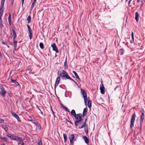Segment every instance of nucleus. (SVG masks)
<instances>
[{
    "label": "nucleus",
    "mask_w": 145,
    "mask_h": 145,
    "mask_svg": "<svg viewBox=\"0 0 145 145\" xmlns=\"http://www.w3.org/2000/svg\"><path fill=\"white\" fill-rule=\"evenodd\" d=\"M2 127L5 130L6 132H7L8 131V128L6 125H3L2 126Z\"/></svg>",
    "instance_id": "nucleus-28"
},
{
    "label": "nucleus",
    "mask_w": 145,
    "mask_h": 145,
    "mask_svg": "<svg viewBox=\"0 0 145 145\" xmlns=\"http://www.w3.org/2000/svg\"><path fill=\"white\" fill-rule=\"evenodd\" d=\"M51 110H52V113H53V115H54V120H55V117L57 118V117H56V116H55V115L54 114V111H53V110H52V108H51Z\"/></svg>",
    "instance_id": "nucleus-44"
},
{
    "label": "nucleus",
    "mask_w": 145,
    "mask_h": 145,
    "mask_svg": "<svg viewBox=\"0 0 145 145\" xmlns=\"http://www.w3.org/2000/svg\"><path fill=\"white\" fill-rule=\"evenodd\" d=\"M6 133L7 136L8 137H9L11 139L12 135L11 134H10L8 131L7 132H6Z\"/></svg>",
    "instance_id": "nucleus-35"
},
{
    "label": "nucleus",
    "mask_w": 145,
    "mask_h": 145,
    "mask_svg": "<svg viewBox=\"0 0 145 145\" xmlns=\"http://www.w3.org/2000/svg\"><path fill=\"white\" fill-rule=\"evenodd\" d=\"M87 112V109L86 108H84L83 110V114H82L83 117H84Z\"/></svg>",
    "instance_id": "nucleus-17"
},
{
    "label": "nucleus",
    "mask_w": 145,
    "mask_h": 145,
    "mask_svg": "<svg viewBox=\"0 0 145 145\" xmlns=\"http://www.w3.org/2000/svg\"><path fill=\"white\" fill-rule=\"evenodd\" d=\"M131 38H132V40H134V34H133V31L132 32V33H131Z\"/></svg>",
    "instance_id": "nucleus-41"
},
{
    "label": "nucleus",
    "mask_w": 145,
    "mask_h": 145,
    "mask_svg": "<svg viewBox=\"0 0 145 145\" xmlns=\"http://www.w3.org/2000/svg\"><path fill=\"white\" fill-rule=\"evenodd\" d=\"M103 81L101 80V83L102 86H101V87H103V88H105L104 87L103 84Z\"/></svg>",
    "instance_id": "nucleus-51"
},
{
    "label": "nucleus",
    "mask_w": 145,
    "mask_h": 145,
    "mask_svg": "<svg viewBox=\"0 0 145 145\" xmlns=\"http://www.w3.org/2000/svg\"><path fill=\"white\" fill-rule=\"evenodd\" d=\"M63 71H65L64 70H63L62 71V72L61 71L58 70L57 71V75L58 76V77H60L61 78L63 75Z\"/></svg>",
    "instance_id": "nucleus-12"
},
{
    "label": "nucleus",
    "mask_w": 145,
    "mask_h": 145,
    "mask_svg": "<svg viewBox=\"0 0 145 145\" xmlns=\"http://www.w3.org/2000/svg\"><path fill=\"white\" fill-rule=\"evenodd\" d=\"M39 46L40 48L42 49L44 48V45L43 43L41 42L39 44Z\"/></svg>",
    "instance_id": "nucleus-36"
},
{
    "label": "nucleus",
    "mask_w": 145,
    "mask_h": 145,
    "mask_svg": "<svg viewBox=\"0 0 145 145\" xmlns=\"http://www.w3.org/2000/svg\"><path fill=\"white\" fill-rule=\"evenodd\" d=\"M142 123H140V129L141 130L142 129Z\"/></svg>",
    "instance_id": "nucleus-50"
},
{
    "label": "nucleus",
    "mask_w": 145,
    "mask_h": 145,
    "mask_svg": "<svg viewBox=\"0 0 145 145\" xmlns=\"http://www.w3.org/2000/svg\"><path fill=\"white\" fill-rule=\"evenodd\" d=\"M74 137L73 134H71L69 137V139H70V143L72 144L74 142L73 140L74 139Z\"/></svg>",
    "instance_id": "nucleus-9"
},
{
    "label": "nucleus",
    "mask_w": 145,
    "mask_h": 145,
    "mask_svg": "<svg viewBox=\"0 0 145 145\" xmlns=\"http://www.w3.org/2000/svg\"><path fill=\"white\" fill-rule=\"evenodd\" d=\"M17 136H16L12 135L11 139L14 140H17Z\"/></svg>",
    "instance_id": "nucleus-30"
},
{
    "label": "nucleus",
    "mask_w": 145,
    "mask_h": 145,
    "mask_svg": "<svg viewBox=\"0 0 145 145\" xmlns=\"http://www.w3.org/2000/svg\"><path fill=\"white\" fill-rule=\"evenodd\" d=\"M72 72L74 74V75H75L76 78L78 79L79 80H80V79L79 78V76L77 74V73L74 71H72Z\"/></svg>",
    "instance_id": "nucleus-24"
},
{
    "label": "nucleus",
    "mask_w": 145,
    "mask_h": 145,
    "mask_svg": "<svg viewBox=\"0 0 145 145\" xmlns=\"http://www.w3.org/2000/svg\"><path fill=\"white\" fill-rule=\"evenodd\" d=\"M139 14L137 12H136L135 13V19L136 21L138 22L139 20L138 17H139Z\"/></svg>",
    "instance_id": "nucleus-15"
},
{
    "label": "nucleus",
    "mask_w": 145,
    "mask_h": 145,
    "mask_svg": "<svg viewBox=\"0 0 145 145\" xmlns=\"http://www.w3.org/2000/svg\"><path fill=\"white\" fill-rule=\"evenodd\" d=\"M2 43L3 44H5V45H6V46H7V47L8 48H10V46L7 45V43H5V42H4V41H2Z\"/></svg>",
    "instance_id": "nucleus-39"
},
{
    "label": "nucleus",
    "mask_w": 145,
    "mask_h": 145,
    "mask_svg": "<svg viewBox=\"0 0 145 145\" xmlns=\"http://www.w3.org/2000/svg\"><path fill=\"white\" fill-rule=\"evenodd\" d=\"M0 139L2 140V142H8V138L6 137H2L1 136H0Z\"/></svg>",
    "instance_id": "nucleus-8"
},
{
    "label": "nucleus",
    "mask_w": 145,
    "mask_h": 145,
    "mask_svg": "<svg viewBox=\"0 0 145 145\" xmlns=\"http://www.w3.org/2000/svg\"><path fill=\"white\" fill-rule=\"evenodd\" d=\"M8 95L10 97H12V93H9L8 94Z\"/></svg>",
    "instance_id": "nucleus-56"
},
{
    "label": "nucleus",
    "mask_w": 145,
    "mask_h": 145,
    "mask_svg": "<svg viewBox=\"0 0 145 145\" xmlns=\"http://www.w3.org/2000/svg\"><path fill=\"white\" fill-rule=\"evenodd\" d=\"M37 106V107H38V109H39V110L40 111V113H41V114H42L43 115V112H42L40 110V109L39 108V107H38V106Z\"/></svg>",
    "instance_id": "nucleus-53"
},
{
    "label": "nucleus",
    "mask_w": 145,
    "mask_h": 145,
    "mask_svg": "<svg viewBox=\"0 0 145 145\" xmlns=\"http://www.w3.org/2000/svg\"><path fill=\"white\" fill-rule=\"evenodd\" d=\"M24 0H22V5L23 6L24 3Z\"/></svg>",
    "instance_id": "nucleus-57"
},
{
    "label": "nucleus",
    "mask_w": 145,
    "mask_h": 145,
    "mask_svg": "<svg viewBox=\"0 0 145 145\" xmlns=\"http://www.w3.org/2000/svg\"><path fill=\"white\" fill-rule=\"evenodd\" d=\"M21 145H24V143L23 142H22V143Z\"/></svg>",
    "instance_id": "nucleus-64"
},
{
    "label": "nucleus",
    "mask_w": 145,
    "mask_h": 145,
    "mask_svg": "<svg viewBox=\"0 0 145 145\" xmlns=\"http://www.w3.org/2000/svg\"><path fill=\"white\" fill-rule=\"evenodd\" d=\"M78 120H80V121L82 122V121L83 120V119H82V117H81V118H80Z\"/></svg>",
    "instance_id": "nucleus-60"
},
{
    "label": "nucleus",
    "mask_w": 145,
    "mask_h": 145,
    "mask_svg": "<svg viewBox=\"0 0 145 145\" xmlns=\"http://www.w3.org/2000/svg\"><path fill=\"white\" fill-rule=\"evenodd\" d=\"M60 105H61V107L62 108H64L66 111H67L68 112H70V111H69V109L65 106H63V105L61 103Z\"/></svg>",
    "instance_id": "nucleus-23"
},
{
    "label": "nucleus",
    "mask_w": 145,
    "mask_h": 145,
    "mask_svg": "<svg viewBox=\"0 0 145 145\" xmlns=\"http://www.w3.org/2000/svg\"><path fill=\"white\" fill-rule=\"evenodd\" d=\"M85 126L83 125L82 124L81 126L79 127V129H82L84 127L85 128Z\"/></svg>",
    "instance_id": "nucleus-45"
},
{
    "label": "nucleus",
    "mask_w": 145,
    "mask_h": 145,
    "mask_svg": "<svg viewBox=\"0 0 145 145\" xmlns=\"http://www.w3.org/2000/svg\"><path fill=\"white\" fill-rule=\"evenodd\" d=\"M31 17L30 15H29L27 17V20L28 21V23H30L31 22Z\"/></svg>",
    "instance_id": "nucleus-33"
},
{
    "label": "nucleus",
    "mask_w": 145,
    "mask_h": 145,
    "mask_svg": "<svg viewBox=\"0 0 145 145\" xmlns=\"http://www.w3.org/2000/svg\"><path fill=\"white\" fill-rule=\"evenodd\" d=\"M36 3V2H33V3H32L31 8L29 9V10L30 11V13H31L32 10L33 9Z\"/></svg>",
    "instance_id": "nucleus-19"
},
{
    "label": "nucleus",
    "mask_w": 145,
    "mask_h": 145,
    "mask_svg": "<svg viewBox=\"0 0 145 145\" xmlns=\"http://www.w3.org/2000/svg\"><path fill=\"white\" fill-rule=\"evenodd\" d=\"M84 131H86L88 130V126H86V127H85L84 128Z\"/></svg>",
    "instance_id": "nucleus-46"
},
{
    "label": "nucleus",
    "mask_w": 145,
    "mask_h": 145,
    "mask_svg": "<svg viewBox=\"0 0 145 145\" xmlns=\"http://www.w3.org/2000/svg\"><path fill=\"white\" fill-rule=\"evenodd\" d=\"M51 47L52 48L53 50L56 52V53H58V48L56 46V43H54L52 44L51 45Z\"/></svg>",
    "instance_id": "nucleus-4"
},
{
    "label": "nucleus",
    "mask_w": 145,
    "mask_h": 145,
    "mask_svg": "<svg viewBox=\"0 0 145 145\" xmlns=\"http://www.w3.org/2000/svg\"><path fill=\"white\" fill-rule=\"evenodd\" d=\"M11 114L12 115L14 116L19 122H20L21 121L20 120V118L18 116L15 112H12Z\"/></svg>",
    "instance_id": "nucleus-6"
},
{
    "label": "nucleus",
    "mask_w": 145,
    "mask_h": 145,
    "mask_svg": "<svg viewBox=\"0 0 145 145\" xmlns=\"http://www.w3.org/2000/svg\"><path fill=\"white\" fill-rule=\"evenodd\" d=\"M100 92L102 94H104L105 93V88L103 87H100Z\"/></svg>",
    "instance_id": "nucleus-20"
},
{
    "label": "nucleus",
    "mask_w": 145,
    "mask_h": 145,
    "mask_svg": "<svg viewBox=\"0 0 145 145\" xmlns=\"http://www.w3.org/2000/svg\"><path fill=\"white\" fill-rule=\"evenodd\" d=\"M12 31L13 32V40H15V39H16L17 37V35L16 33V32L13 29H12Z\"/></svg>",
    "instance_id": "nucleus-13"
},
{
    "label": "nucleus",
    "mask_w": 145,
    "mask_h": 145,
    "mask_svg": "<svg viewBox=\"0 0 145 145\" xmlns=\"http://www.w3.org/2000/svg\"><path fill=\"white\" fill-rule=\"evenodd\" d=\"M5 0H1V8H3L4 6V3L5 2Z\"/></svg>",
    "instance_id": "nucleus-26"
},
{
    "label": "nucleus",
    "mask_w": 145,
    "mask_h": 145,
    "mask_svg": "<svg viewBox=\"0 0 145 145\" xmlns=\"http://www.w3.org/2000/svg\"><path fill=\"white\" fill-rule=\"evenodd\" d=\"M136 117V115L135 112H134L132 116L131 119V123L130 125V128L131 129H132L134 126V123Z\"/></svg>",
    "instance_id": "nucleus-2"
},
{
    "label": "nucleus",
    "mask_w": 145,
    "mask_h": 145,
    "mask_svg": "<svg viewBox=\"0 0 145 145\" xmlns=\"http://www.w3.org/2000/svg\"><path fill=\"white\" fill-rule=\"evenodd\" d=\"M0 25L1 27H3V25L2 24V22L0 23Z\"/></svg>",
    "instance_id": "nucleus-55"
},
{
    "label": "nucleus",
    "mask_w": 145,
    "mask_h": 145,
    "mask_svg": "<svg viewBox=\"0 0 145 145\" xmlns=\"http://www.w3.org/2000/svg\"><path fill=\"white\" fill-rule=\"evenodd\" d=\"M64 69L65 70H66L68 68V66L67 64V57H66L65 60V61L64 63Z\"/></svg>",
    "instance_id": "nucleus-21"
},
{
    "label": "nucleus",
    "mask_w": 145,
    "mask_h": 145,
    "mask_svg": "<svg viewBox=\"0 0 145 145\" xmlns=\"http://www.w3.org/2000/svg\"><path fill=\"white\" fill-rule=\"evenodd\" d=\"M14 1V0H10V3H11V5H13Z\"/></svg>",
    "instance_id": "nucleus-52"
},
{
    "label": "nucleus",
    "mask_w": 145,
    "mask_h": 145,
    "mask_svg": "<svg viewBox=\"0 0 145 145\" xmlns=\"http://www.w3.org/2000/svg\"><path fill=\"white\" fill-rule=\"evenodd\" d=\"M28 33L29 37L30 39H31L33 37V29L32 30L31 28H28Z\"/></svg>",
    "instance_id": "nucleus-5"
},
{
    "label": "nucleus",
    "mask_w": 145,
    "mask_h": 145,
    "mask_svg": "<svg viewBox=\"0 0 145 145\" xmlns=\"http://www.w3.org/2000/svg\"><path fill=\"white\" fill-rule=\"evenodd\" d=\"M38 145H42V141L40 140L37 143Z\"/></svg>",
    "instance_id": "nucleus-42"
},
{
    "label": "nucleus",
    "mask_w": 145,
    "mask_h": 145,
    "mask_svg": "<svg viewBox=\"0 0 145 145\" xmlns=\"http://www.w3.org/2000/svg\"><path fill=\"white\" fill-rule=\"evenodd\" d=\"M69 123H70L72 125H74L73 123L71 121H69Z\"/></svg>",
    "instance_id": "nucleus-58"
},
{
    "label": "nucleus",
    "mask_w": 145,
    "mask_h": 145,
    "mask_svg": "<svg viewBox=\"0 0 145 145\" xmlns=\"http://www.w3.org/2000/svg\"><path fill=\"white\" fill-rule=\"evenodd\" d=\"M35 73V72L34 71H33L32 70H31L29 72V74H34Z\"/></svg>",
    "instance_id": "nucleus-47"
},
{
    "label": "nucleus",
    "mask_w": 145,
    "mask_h": 145,
    "mask_svg": "<svg viewBox=\"0 0 145 145\" xmlns=\"http://www.w3.org/2000/svg\"><path fill=\"white\" fill-rule=\"evenodd\" d=\"M87 118H86L85 119V121H84V122H87Z\"/></svg>",
    "instance_id": "nucleus-63"
},
{
    "label": "nucleus",
    "mask_w": 145,
    "mask_h": 145,
    "mask_svg": "<svg viewBox=\"0 0 145 145\" xmlns=\"http://www.w3.org/2000/svg\"><path fill=\"white\" fill-rule=\"evenodd\" d=\"M87 99H88L87 97L84 98V103H85V104L86 105V104H87Z\"/></svg>",
    "instance_id": "nucleus-40"
},
{
    "label": "nucleus",
    "mask_w": 145,
    "mask_h": 145,
    "mask_svg": "<svg viewBox=\"0 0 145 145\" xmlns=\"http://www.w3.org/2000/svg\"><path fill=\"white\" fill-rule=\"evenodd\" d=\"M91 100H88V106L89 108H90L91 107Z\"/></svg>",
    "instance_id": "nucleus-34"
},
{
    "label": "nucleus",
    "mask_w": 145,
    "mask_h": 145,
    "mask_svg": "<svg viewBox=\"0 0 145 145\" xmlns=\"http://www.w3.org/2000/svg\"><path fill=\"white\" fill-rule=\"evenodd\" d=\"M14 43V50H16L17 47V41L15 40H13Z\"/></svg>",
    "instance_id": "nucleus-22"
},
{
    "label": "nucleus",
    "mask_w": 145,
    "mask_h": 145,
    "mask_svg": "<svg viewBox=\"0 0 145 145\" xmlns=\"http://www.w3.org/2000/svg\"><path fill=\"white\" fill-rule=\"evenodd\" d=\"M132 0H129V3H128V5H130V4L131 1H132Z\"/></svg>",
    "instance_id": "nucleus-61"
},
{
    "label": "nucleus",
    "mask_w": 145,
    "mask_h": 145,
    "mask_svg": "<svg viewBox=\"0 0 145 145\" xmlns=\"http://www.w3.org/2000/svg\"><path fill=\"white\" fill-rule=\"evenodd\" d=\"M4 120L0 118V123H3L4 122Z\"/></svg>",
    "instance_id": "nucleus-48"
},
{
    "label": "nucleus",
    "mask_w": 145,
    "mask_h": 145,
    "mask_svg": "<svg viewBox=\"0 0 145 145\" xmlns=\"http://www.w3.org/2000/svg\"><path fill=\"white\" fill-rule=\"evenodd\" d=\"M83 138L85 142L88 144L89 143V140L88 138L86 136H84L83 137Z\"/></svg>",
    "instance_id": "nucleus-14"
},
{
    "label": "nucleus",
    "mask_w": 145,
    "mask_h": 145,
    "mask_svg": "<svg viewBox=\"0 0 145 145\" xmlns=\"http://www.w3.org/2000/svg\"><path fill=\"white\" fill-rule=\"evenodd\" d=\"M85 132L86 133V135H87L88 134V130L86 131H85Z\"/></svg>",
    "instance_id": "nucleus-54"
},
{
    "label": "nucleus",
    "mask_w": 145,
    "mask_h": 145,
    "mask_svg": "<svg viewBox=\"0 0 145 145\" xmlns=\"http://www.w3.org/2000/svg\"><path fill=\"white\" fill-rule=\"evenodd\" d=\"M83 125L85 126L86 127V126H88V125L86 124V123L85 122H84L83 124Z\"/></svg>",
    "instance_id": "nucleus-49"
},
{
    "label": "nucleus",
    "mask_w": 145,
    "mask_h": 145,
    "mask_svg": "<svg viewBox=\"0 0 145 145\" xmlns=\"http://www.w3.org/2000/svg\"><path fill=\"white\" fill-rule=\"evenodd\" d=\"M63 138L64 139V141L65 142H67V137L66 136V134H63Z\"/></svg>",
    "instance_id": "nucleus-32"
},
{
    "label": "nucleus",
    "mask_w": 145,
    "mask_h": 145,
    "mask_svg": "<svg viewBox=\"0 0 145 145\" xmlns=\"http://www.w3.org/2000/svg\"><path fill=\"white\" fill-rule=\"evenodd\" d=\"M11 81L14 84H16L17 86H19L20 84L16 80L12 79V78L10 79Z\"/></svg>",
    "instance_id": "nucleus-18"
},
{
    "label": "nucleus",
    "mask_w": 145,
    "mask_h": 145,
    "mask_svg": "<svg viewBox=\"0 0 145 145\" xmlns=\"http://www.w3.org/2000/svg\"><path fill=\"white\" fill-rule=\"evenodd\" d=\"M4 9L3 8H0V18H1V16L3 15Z\"/></svg>",
    "instance_id": "nucleus-31"
},
{
    "label": "nucleus",
    "mask_w": 145,
    "mask_h": 145,
    "mask_svg": "<svg viewBox=\"0 0 145 145\" xmlns=\"http://www.w3.org/2000/svg\"><path fill=\"white\" fill-rule=\"evenodd\" d=\"M119 52L120 54L121 55H122L124 53V50L123 49H120V50Z\"/></svg>",
    "instance_id": "nucleus-38"
},
{
    "label": "nucleus",
    "mask_w": 145,
    "mask_h": 145,
    "mask_svg": "<svg viewBox=\"0 0 145 145\" xmlns=\"http://www.w3.org/2000/svg\"><path fill=\"white\" fill-rule=\"evenodd\" d=\"M63 75L62 76L61 78L63 80H66V79H69V80L75 82V81L71 78L68 75L67 72L66 71H63Z\"/></svg>",
    "instance_id": "nucleus-1"
},
{
    "label": "nucleus",
    "mask_w": 145,
    "mask_h": 145,
    "mask_svg": "<svg viewBox=\"0 0 145 145\" xmlns=\"http://www.w3.org/2000/svg\"><path fill=\"white\" fill-rule=\"evenodd\" d=\"M81 94L83 96L84 98L87 97V93L86 91L84 89H81Z\"/></svg>",
    "instance_id": "nucleus-7"
},
{
    "label": "nucleus",
    "mask_w": 145,
    "mask_h": 145,
    "mask_svg": "<svg viewBox=\"0 0 145 145\" xmlns=\"http://www.w3.org/2000/svg\"><path fill=\"white\" fill-rule=\"evenodd\" d=\"M134 40H132L130 42L131 43H133L134 42Z\"/></svg>",
    "instance_id": "nucleus-62"
},
{
    "label": "nucleus",
    "mask_w": 145,
    "mask_h": 145,
    "mask_svg": "<svg viewBox=\"0 0 145 145\" xmlns=\"http://www.w3.org/2000/svg\"><path fill=\"white\" fill-rule=\"evenodd\" d=\"M8 21L9 25H11V18L10 13H9V14Z\"/></svg>",
    "instance_id": "nucleus-25"
},
{
    "label": "nucleus",
    "mask_w": 145,
    "mask_h": 145,
    "mask_svg": "<svg viewBox=\"0 0 145 145\" xmlns=\"http://www.w3.org/2000/svg\"><path fill=\"white\" fill-rule=\"evenodd\" d=\"M82 116V114L80 113L78 114L74 117L75 119L76 120H78Z\"/></svg>",
    "instance_id": "nucleus-11"
},
{
    "label": "nucleus",
    "mask_w": 145,
    "mask_h": 145,
    "mask_svg": "<svg viewBox=\"0 0 145 145\" xmlns=\"http://www.w3.org/2000/svg\"><path fill=\"white\" fill-rule=\"evenodd\" d=\"M59 82L56 80V82L54 85V89L55 90H56V88L58 86L59 83Z\"/></svg>",
    "instance_id": "nucleus-29"
},
{
    "label": "nucleus",
    "mask_w": 145,
    "mask_h": 145,
    "mask_svg": "<svg viewBox=\"0 0 145 145\" xmlns=\"http://www.w3.org/2000/svg\"><path fill=\"white\" fill-rule=\"evenodd\" d=\"M17 140H18L20 142H22L23 141V140L22 138L18 137H17Z\"/></svg>",
    "instance_id": "nucleus-37"
},
{
    "label": "nucleus",
    "mask_w": 145,
    "mask_h": 145,
    "mask_svg": "<svg viewBox=\"0 0 145 145\" xmlns=\"http://www.w3.org/2000/svg\"><path fill=\"white\" fill-rule=\"evenodd\" d=\"M144 112H142V114L140 117V123H143V122L144 120Z\"/></svg>",
    "instance_id": "nucleus-10"
},
{
    "label": "nucleus",
    "mask_w": 145,
    "mask_h": 145,
    "mask_svg": "<svg viewBox=\"0 0 145 145\" xmlns=\"http://www.w3.org/2000/svg\"><path fill=\"white\" fill-rule=\"evenodd\" d=\"M56 80L60 82V77H58L57 78Z\"/></svg>",
    "instance_id": "nucleus-43"
},
{
    "label": "nucleus",
    "mask_w": 145,
    "mask_h": 145,
    "mask_svg": "<svg viewBox=\"0 0 145 145\" xmlns=\"http://www.w3.org/2000/svg\"><path fill=\"white\" fill-rule=\"evenodd\" d=\"M141 2H142L141 3V7H142L143 6V5H144V3L142 2V1Z\"/></svg>",
    "instance_id": "nucleus-59"
},
{
    "label": "nucleus",
    "mask_w": 145,
    "mask_h": 145,
    "mask_svg": "<svg viewBox=\"0 0 145 145\" xmlns=\"http://www.w3.org/2000/svg\"><path fill=\"white\" fill-rule=\"evenodd\" d=\"M82 123V122L80 121V120H77L74 121V124L76 126H77L78 124H81Z\"/></svg>",
    "instance_id": "nucleus-16"
},
{
    "label": "nucleus",
    "mask_w": 145,
    "mask_h": 145,
    "mask_svg": "<svg viewBox=\"0 0 145 145\" xmlns=\"http://www.w3.org/2000/svg\"><path fill=\"white\" fill-rule=\"evenodd\" d=\"M0 87L1 89V91L0 92V95H1L3 97H5L6 93V91L5 89L2 85H0Z\"/></svg>",
    "instance_id": "nucleus-3"
},
{
    "label": "nucleus",
    "mask_w": 145,
    "mask_h": 145,
    "mask_svg": "<svg viewBox=\"0 0 145 145\" xmlns=\"http://www.w3.org/2000/svg\"><path fill=\"white\" fill-rule=\"evenodd\" d=\"M71 112V115L73 117H74L76 114L75 110L73 109L72 110Z\"/></svg>",
    "instance_id": "nucleus-27"
}]
</instances>
